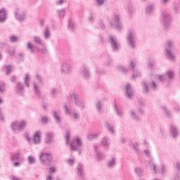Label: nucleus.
<instances>
[{
  "label": "nucleus",
  "instance_id": "nucleus-37",
  "mask_svg": "<svg viewBox=\"0 0 180 180\" xmlns=\"http://www.w3.org/2000/svg\"><path fill=\"white\" fill-rule=\"evenodd\" d=\"M175 47V43L173 41H167L165 45V50H172Z\"/></svg>",
  "mask_w": 180,
  "mask_h": 180
},
{
  "label": "nucleus",
  "instance_id": "nucleus-45",
  "mask_svg": "<svg viewBox=\"0 0 180 180\" xmlns=\"http://www.w3.org/2000/svg\"><path fill=\"white\" fill-rule=\"evenodd\" d=\"M27 161L30 165H33L34 164H36V158L32 155H30L27 158Z\"/></svg>",
  "mask_w": 180,
  "mask_h": 180
},
{
  "label": "nucleus",
  "instance_id": "nucleus-10",
  "mask_svg": "<svg viewBox=\"0 0 180 180\" xmlns=\"http://www.w3.org/2000/svg\"><path fill=\"white\" fill-rule=\"evenodd\" d=\"M108 41L111 46L112 51H119L120 50V44L117 41V37L115 35H109Z\"/></svg>",
  "mask_w": 180,
  "mask_h": 180
},
{
  "label": "nucleus",
  "instance_id": "nucleus-4",
  "mask_svg": "<svg viewBox=\"0 0 180 180\" xmlns=\"http://www.w3.org/2000/svg\"><path fill=\"white\" fill-rule=\"evenodd\" d=\"M175 77V71L174 70H168L164 75H156L155 79H159L161 82H169L172 81Z\"/></svg>",
  "mask_w": 180,
  "mask_h": 180
},
{
  "label": "nucleus",
  "instance_id": "nucleus-57",
  "mask_svg": "<svg viewBox=\"0 0 180 180\" xmlns=\"http://www.w3.org/2000/svg\"><path fill=\"white\" fill-rule=\"evenodd\" d=\"M89 22H90V23H94V22H95V16L92 13L89 15Z\"/></svg>",
  "mask_w": 180,
  "mask_h": 180
},
{
  "label": "nucleus",
  "instance_id": "nucleus-53",
  "mask_svg": "<svg viewBox=\"0 0 180 180\" xmlns=\"http://www.w3.org/2000/svg\"><path fill=\"white\" fill-rule=\"evenodd\" d=\"M6 84L5 82H0V92H5L6 89H5ZM2 102V98H0V103Z\"/></svg>",
  "mask_w": 180,
  "mask_h": 180
},
{
  "label": "nucleus",
  "instance_id": "nucleus-50",
  "mask_svg": "<svg viewBox=\"0 0 180 180\" xmlns=\"http://www.w3.org/2000/svg\"><path fill=\"white\" fill-rule=\"evenodd\" d=\"M34 43H37V44H40L41 46H43V40H41V38L37 36L33 37Z\"/></svg>",
  "mask_w": 180,
  "mask_h": 180
},
{
  "label": "nucleus",
  "instance_id": "nucleus-48",
  "mask_svg": "<svg viewBox=\"0 0 180 180\" xmlns=\"http://www.w3.org/2000/svg\"><path fill=\"white\" fill-rule=\"evenodd\" d=\"M135 174L137 175V176H139V178H141L143 175H144V172L140 169V167H136L134 169Z\"/></svg>",
  "mask_w": 180,
  "mask_h": 180
},
{
  "label": "nucleus",
  "instance_id": "nucleus-25",
  "mask_svg": "<svg viewBox=\"0 0 180 180\" xmlns=\"http://www.w3.org/2000/svg\"><path fill=\"white\" fill-rule=\"evenodd\" d=\"M155 11V7L154 6V5L151 4H147L145 8V13L146 15H147V16H150V15H153Z\"/></svg>",
  "mask_w": 180,
  "mask_h": 180
},
{
  "label": "nucleus",
  "instance_id": "nucleus-9",
  "mask_svg": "<svg viewBox=\"0 0 180 180\" xmlns=\"http://www.w3.org/2000/svg\"><path fill=\"white\" fill-rule=\"evenodd\" d=\"M72 72V65L68 61H63L60 65V74L70 75Z\"/></svg>",
  "mask_w": 180,
  "mask_h": 180
},
{
  "label": "nucleus",
  "instance_id": "nucleus-26",
  "mask_svg": "<svg viewBox=\"0 0 180 180\" xmlns=\"http://www.w3.org/2000/svg\"><path fill=\"white\" fill-rule=\"evenodd\" d=\"M8 19V14L6 13V9L2 8L0 9V23H5Z\"/></svg>",
  "mask_w": 180,
  "mask_h": 180
},
{
  "label": "nucleus",
  "instance_id": "nucleus-61",
  "mask_svg": "<svg viewBox=\"0 0 180 180\" xmlns=\"http://www.w3.org/2000/svg\"><path fill=\"white\" fill-rule=\"evenodd\" d=\"M143 153H144V154H145V155H146V157H150V155H151V152H150V150H148V149L144 150H143Z\"/></svg>",
  "mask_w": 180,
  "mask_h": 180
},
{
  "label": "nucleus",
  "instance_id": "nucleus-56",
  "mask_svg": "<svg viewBox=\"0 0 180 180\" xmlns=\"http://www.w3.org/2000/svg\"><path fill=\"white\" fill-rule=\"evenodd\" d=\"M153 67H154V60L149 58L148 60V68H153Z\"/></svg>",
  "mask_w": 180,
  "mask_h": 180
},
{
  "label": "nucleus",
  "instance_id": "nucleus-52",
  "mask_svg": "<svg viewBox=\"0 0 180 180\" xmlns=\"http://www.w3.org/2000/svg\"><path fill=\"white\" fill-rule=\"evenodd\" d=\"M96 73L98 75H103L105 74H106V71L99 67H97L96 68Z\"/></svg>",
  "mask_w": 180,
  "mask_h": 180
},
{
  "label": "nucleus",
  "instance_id": "nucleus-44",
  "mask_svg": "<svg viewBox=\"0 0 180 180\" xmlns=\"http://www.w3.org/2000/svg\"><path fill=\"white\" fill-rule=\"evenodd\" d=\"M29 81H30V75L28 73H27L25 74L24 77V84L27 86V88H30V84Z\"/></svg>",
  "mask_w": 180,
  "mask_h": 180
},
{
  "label": "nucleus",
  "instance_id": "nucleus-51",
  "mask_svg": "<svg viewBox=\"0 0 180 180\" xmlns=\"http://www.w3.org/2000/svg\"><path fill=\"white\" fill-rule=\"evenodd\" d=\"M68 28L70 30H72V32L75 30V24H74V21H72L71 19L69 20Z\"/></svg>",
  "mask_w": 180,
  "mask_h": 180
},
{
  "label": "nucleus",
  "instance_id": "nucleus-12",
  "mask_svg": "<svg viewBox=\"0 0 180 180\" xmlns=\"http://www.w3.org/2000/svg\"><path fill=\"white\" fill-rule=\"evenodd\" d=\"M39 159L41 162V164H44V165H50L52 160L51 154L41 152L39 155Z\"/></svg>",
  "mask_w": 180,
  "mask_h": 180
},
{
  "label": "nucleus",
  "instance_id": "nucleus-21",
  "mask_svg": "<svg viewBox=\"0 0 180 180\" xmlns=\"http://www.w3.org/2000/svg\"><path fill=\"white\" fill-rule=\"evenodd\" d=\"M117 163V158L113 156L107 161L106 167L107 168H109V169H113V167H116Z\"/></svg>",
  "mask_w": 180,
  "mask_h": 180
},
{
  "label": "nucleus",
  "instance_id": "nucleus-62",
  "mask_svg": "<svg viewBox=\"0 0 180 180\" xmlns=\"http://www.w3.org/2000/svg\"><path fill=\"white\" fill-rule=\"evenodd\" d=\"M175 13H179L180 10H179V5L178 4H174V7Z\"/></svg>",
  "mask_w": 180,
  "mask_h": 180
},
{
  "label": "nucleus",
  "instance_id": "nucleus-23",
  "mask_svg": "<svg viewBox=\"0 0 180 180\" xmlns=\"http://www.w3.org/2000/svg\"><path fill=\"white\" fill-rule=\"evenodd\" d=\"M104 124L105 126L107 131L110 134H112V136H115V134H116V130H115V126L112 125L109 122V121H105L104 122Z\"/></svg>",
  "mask_w": 180,
  "mask_h": 180
},
{
  "label": "nucleus",
  "instance_id": "nucleus-63",
  "mask_svg": "<svg viewBox=\"0 0 180 180\" xmlns=\"http://www.w3.org/2000/svg\"><path fill=\"white\" fill-rule=\"evenodd\" d=\"M98 26L101 29H105V23L102 20L98 21Z\"/></svg>",
  "mask_w": 180,
  "mask_h": 180
},
{
  "label": "nucleus",
  "instance_id": "nucleus-29",
  "mask_svg": "<svg viewBox=\"0 0 180 180\" xmlns=\"http://www.w3.org/2000/svg\"><path fill=\"white\" fill-rule=\"evenodd\" d=\"M95 106L99 115H101V113H103V104L102 103V102H101V101H96Z\"/></svg>",
  "mask_w": 180,
  "mask_h": 180
},
{
  "label": "nucleus",
  "instance_id": "nucleus-16",
  "mask_svg": "<svg viewBox=\"0 0 180 180\" xmlns=\"http://www.w3.org/2000/svg\"><path fill=\"white\" fill-rule=\"evenodd\" d=\"M139 110L137 108H132L129 110V115L130 117L132 119V120H134V122H141V118L139 117V115L137 114Z\"/></svg>",
  "mask_w": 180,
  "mask_h": 180
},
{
  "label": "nucleus",
  "instance_id": "nucleus-59",
  "mask_svg": "<svg viewBox=\"0 0 180 180\" xmlns=\"http://www.w3.org/2000/svg\"><path fill=\"white\" fill-rule=\"evenodd\" d=\"M41 121V123H43L44 124H46V123H47V122H49V117L42 116Z\"/></svg>",
  "mask_w": 180,
  "mask_h": 180
},
{
  "label": "nucleus",
  "instance_id": "nucleus-7",
  "mask_svg": "<svg viewBox=\"0 0 180 180\" xmlns=\"http://www.w3.org/2000/svg\"><path fill=\"white\" fill-rule=\"evenodd\" d=\"M110 23L112 26H114L117 30H122L123 25L120 23V14L114 13L110 20Z\"/></svg>",
  "mask_w": 180,
  "mask_h": 180
},
{
  "label": "nucleus",
  "instance_id": "nucleus-35",
  "mask_svg": "<svg viewBox=\"0 0 180 180\" xmlns=\"http://www.w3.org/2000/svg\"><path fill=\"white\" fill-rule=\"evenodd\" d=\"M125 8L127 10V12L129 13V15H133V13L136 12L134 5H133L131 3H128Z\"/></svg>",
  "mask_w": 180,
  "mask_h": 180
},
{
  "label": "nucleus",
  "instance_id": "nucleus-5",
  "mask_svg": "<svg viewBox=\"0 0 180 180\" xmlns=\"http://www.w3.org/2000/svg\"><path fill=\"white\" fill-rule=\"evenodd\" d=\"M82 147H84L82 139L78 137H74L70 143L71 151H78L79 154L81 155Z\"/></svg>",
  "mask_w": 180,
  "mask_h": 180
},
{
  "label": "nucleus",
  "instance_id": "nucleus-49",
  "mask_svg": "<svg viewBox=\"0 0 180 180\" xmlns=\"http://www.w3.org/2000/svg\"><path fill=\"white\" fill-rule=\"evenodd\" d=\"M98 136H99L98 133L87 134V139L95 140V139H98Z\"/></svg>",
  "mask_w": 180,
  "mask_h": 180
},
{
  "label": "nucleus",
  "instance_id": "nucleus-47",
  "mask_svg": "<svg viewBox=\"0 0 180 180\" xmlns=\"http://www.w3.org/2000/svg\"><path fill=\"white\" fill-rule=\"evenodd\" d=\"M8 39H9L10 43H17V41L20 40L19 37H16L15 35L10 36L8 37Z\"/></svg>",
  "mask_w": 180,
  "mask_h": 180
},
{
  "label": "nucleus",
  "instance_id": "nucleus-20",
  "mask_svg": "<svg viewBox=\"0 0 180 180\" xmlns=\"http://www.w3.org/2000/svg\"><path fill=\"white\" fill-rule=\"evenodd\" d=\"M124 89L127 98H129V99H131V98H133V95H134V91H133L131 85H130V84H126Z\"/></svg>",
  "mask_w": 180,
  "mask_h": 180
},
{
  "label": "nucleus",
  "instance_id": "nucleus-30",
  "mask_svg": "<svg viewBox=\"0 0 180 180\" xmlns=\"http://www.w3.org/2000/svg\"><path fill=\"white\" fill-rule=\"evenodd\" d=\"M23 157L20 153H17L11 156V161H18L20 162H23Z\"/></svg>",
  "mask_w": 180,
  "mask_h": 180
},
{
  "label": "nucleus",
  "instance_id": "nucleus-58",
  "mask_svg": "<svg viewBox=\"0 0 180 180\" xmlns=\"http://www.w3.org/2000/svg\"><path fill=\"white\" fill-rule=\"evenodd\" d=\"M159 172L160 174H162V175H164V174H166L167 169L165 168V167L164 165L161 166L160 169L159 170Z\"/></svg>",
  "mask_w": 180,
  "mask_h": 180
},
{
  "label": "nucleus",
  "instance_id": "nucleus-64",
  "mask_svg": "<svg viewBox=\"0 0 180 180\" xmlns=\"http://www.w3.org/2000/svg\"><path fill=\"white\" fill-rule=\"evenodd\" d=\"M66 162H68V165H74V159H68L66 160Z\"/></svg>",
  "mask_w": 180,
  "mask_h": 180
},
{
  "label": "nucleus",
  "instance_id": "nucleus-46",
  "mask_svg": "<svg viewBox=\"0 0 180 180\" xmlns=\"http://www.w3.org/2000/svg\"><path fill=\"white\" fill-rule=\"evenodd\" d=\"M162 110L164 112L167 117H171V112H169V110H168L165 105L162 106Z\"/></svg>",
  "mask_w": 180,
  "mask_h": 180
},
{
  "label": "nucleus",
  "instance_id": "nucleus-27",
  "mask_svg": "<svg viewBox=\"0 0 180 180\" xmlns=\"http://www.w3.org/2000/svg\"><path fill=\"white\" fill-rule=\"evenodd\" d=\"M165 56L166 58L172 63H175V60H176V58L175 57V55H174V53H172V50L171 49H167L165 51Z\"/></svg>",
  "mask_w": 180,
  "mask_h": 180
},
{
  "label": "nucleus",
  "instance_id": "nucleus-8",
  "mask_svg": "<svg viewBox=\"0 0 180 180\" xmlns=\"http://www.w3.org/2000/svg\"><path fill=\"white\" fill-rule=\"evenodd\" d=\"M26 124H27V123L26 122V121L24 120L20 122L15 121L11 123V127L13 131H14L15 133H19V131L25 130V129L26 128Z\"/></svg>",
  "mask_w": 180,
  "mask_h": 180
},
{
  "label": "nucleus",
  "instance_id": "nucleus-2",
  "mask_svg": "<svg viewBox=\"0 0 180 180\" xmlns=\"http://www.w3.org/2000/svg\"><path fill=\"white\" fill-rule=\"evenodd\" d=\"M33 92L34 95L37 98H39L41 101H44V96L41 93V86L44 85V81H43V77L39 74L35 75V80L33 82Z\"/></svg>",
  "mask_w": 180,
  "mask_h": 180
},
{
  "label": "nucleus",
  "instance_id": "nucleus-3",
  "mask_svg": "<svg viewBox=\"0 0 180 180\" xmlns=\"http://www.w3.org/2000/svg\"><path fill=\"white\" fill-rule=\"evenodd\" d=\"M68 99H71L72 103L75 104V106H77L79 109H85V102L79 100L78 93L75 91H70Z\"/></svg>",
  "mask_w": 180,
  "mask_h": 180
},
{
  "label": "nucleus",
  "instance_id": "nucleus-6",
  "mask_svg": "<svg viewBox=\"0 0 180 180\" xmlns=\"http://www.w3.org/2000/svg\"><path fill=\"white\" fill-rule=\"evenodd\" d=\"M172 17L167 11H163L162 13L161 24L163 26L165 30H168L171 26V19Z\"/></svg>",
  "mask_w": 180,
  "mask_h": 180
},
{
  "label": "nucleus",
  "instance_id": "nucleus-11",
  "mask_svg": "<svg viewBox=\"0 0 180 180\" xmlns=\"http://www.w3.org/2000/svg\"><path fill=\"white\" fill-rule=\"evenodd\" d=\"M127 40L128 46L129 47H130V49H136V32L129 31L128 35L127 37Z\"/></svg>",
  "mask_w": 180,
  "mask_h": 180
},
{
  "label": "nucleus",
  "instance_id": "nucleus-43",
  "mask_svg": "<svg viewBox=\"0 0 180 180\" xmlns=\"http://www.w3.org/2000/svg\"><path fill=\"white\" fill-rule=\"evenodd\" d=\"M77 175L80 178H82L84 176V167H82V165L79 164L77 167Z\"/></svg>",
  "mask_w": 180,
  "mask_h": 180
},
{
  "label": "nucleus",
  "instance_id": "nucleus-22",
  "mask_svg": "<svg viewBox=\"0 0 180 180\" xmlns=\"http://www.w3.org/2000/svg\"><path fill=\"white\" fill-rule=\"evenodd\" d=\"M15 92L17 95L20 96H23L25 95V88L23 87V84L20 82H18L15 86Z\"/></svg>",
  "mask_w": 180,
  "mask_h": 180
},
{
  "label": "nucleus",
  "instance_id": "nucleus-60",
  "mask_svg": "<svg viewBox=\"0 0 180 180\" xmlns=\"http://www.w3.org/2000/svg\"><path fill=\"white\" fill-rule=\"evenodd\" d=\"M8 47H9V44H8V43L0 44V49H8Z\"/></svg>",
  "mask_w": 180,
  "mask_h": 180
},
{
  "label": "nucleus",
  "instance_id": "nucleus-13",
  "mask_svg": "<svg viewBox=\"0 0 180 180\" xmlns=\"http://www.w3.org/2000/svg\"><path fill=\"white\" fill-rule=\"evenodd\" d=\"M15 18L18 22H23L26 19V11L20 8H16L14 11Z\"/></svg>",
  "mask_w": 180,
  "mask_h": 180
},
{
  "label": "nucleus",
  "instance_id": "nucleus-14",
  "mask_svg": "<svg viewBox=\"0 0 180 180\" xmlns=\"http://www.w3.org/2000/svg\"><path fill=\"white\" fill-rule=\"evenodd\" d=\"M64 110H65V115H69V116H70L72 119L75 120V122H77V120H78L81 117V116L79 115V112H77L76 111L71 112L67 104H65L64 105Z\"/></svg>",
  "mask_w": 180,
  "mask_h": 180
},
{
  "label": "nucleus",
  "instance_id": "nucleus-15",
  "mask_svg": "<svg viewBox=\"0 0 180 180\" xmlns=\"http://www.w3.org/2000/svg\"><path fill=\"white\" fill-rule=\"evenodd\" d=\"M80 75L84 78V79H89L91 78V72L86 65H82L80 68Z\"/></svg>",
  "mask_w": 180,
  "mask_h": 180
},
{
  "label": "nucleus",
  "instance_id": "nucleus-40",
  "mask_svg": "<svg viewBox=\"0 0 180 180\" xmlns=\"http://www.w3.org/2000/svg\"><path fill=\"white\" fill-rule=\"evenodd\" d=\"M53 119H55L56 123H61V118L60 117V112L53 111Z\"/></svg>",
  "mask_w": 180,
  "mask_h": 180
},
{
  "label": "nucleus",
  "instance_id": "nucleus-42",
  "mask_svg": "<svg viewBox=\"0 0 180 180\" xmlns=\"http://www.w3.org/2000/svg\"><path fill=\"white\" fill-rule=\"evenodd\" d=\"M149 166L150 168V171H153L154 174H157V165H155V163L154 162V161H153V160H151L149 162Z\"/></svg>",
  "mask_w": 180,
  "mask_h": 180
},
{
  "label": "nucleus",
  "instance_id": "nucleus-33",
  "mask_svg": "<svg viewBox=\"0 0 180 180\" xmlns=\"http://www.w3.org/2000/svg\"><path fill=\"white\" fill-rule=\"evenodd\" d=\"M43 36L45 40H49L51 37V32L49 27H46L43 30Z\"/></svg>",
  "mask_w": 180,
  "mask_h": 180
},
{
  "label": "nucleus",
  "instance_id": "nucleus-55",
  "mask_svg": "<svg viewBox=\"0 0 180 180\" xmlns=\"http://www.w3.org/2000/svg\"><path fill=\"white\" fill-rule=\"evenodd\" d=\"M24 137L27 140V143H29V144H32V141L30 139L29 132H25Z\"/></svg>",
  "mask_w": 180,
  "mask_h": 180
},
{
  "label": "nucleus",
  "instance_id": "nucleus-36",
  "mask_svg": "<svg viewBox=\"0 0 180 180\" xmlns=\"http://www.w3.org/2000/svg\"><path fill=\"white\" fill-rule=\"evenodd\" d=\"M13 70V67L12 66V65H4L2 68V71H4L6 74V75H9V74H11Z\"/></svg>",
  "mask_w": 180,
  "mask_h": 180
},
{
  "label": "nucleus",
  "instance_id": "nucleus-17",
  "mask_svg": "<svg viewBox=\"0 0 180 180\" xmlns=\"http://www.w3.org/2000/svg\"><path fill=\"white\" fill-rule=\"evenodd\" d=\"M94 150L96 151V158L97 160V161H103V160H105V158H106V155L103 153H102V152L98 150V149L99 148V146L98 145H94Z\"/></svg>",
  "mask_w": 180,
  "mask_h": 180
},
{
  "label": "nucleus",
  "instance_id": "nucleus-32",
  "mask_svg": "<svg viewBox=\"0 0 180 180\" xmlns=\"http://www.w3.org/2000/svg\"><path fill=\"white\" fill-rule=\"evenodd\" d=\"M40 141H41V139H40V131H37L33 136L32 143L34 144H40Z\"/></svg>",
  "mask_w": 180,
  "mask_h": 180
},
{
  "label": "nucleus",
  "instance_id": "nucleus-1",
  "mask_svg": "<svg viewBox=\"0 0 180 180\" xmlns=\"http://www.w3.org/2000/svg\"><path fill=\"white\" fill-rule=\"evenodd\" d=\"M137 64V60H132L129 62L128 68H126L123 65H118L117 67V70L120 71L121 72H124V74H127L129 71H132L133 75L131 76V79H136V78H139L141 77V72L139 70V69L136 68V65Z\"/></svg>",
  "mask_w": 180,
  "mask_h": 180
},
{
  "label": "nucleus",
  "instance_id": "nucleus-34",
  "mask_svg": "<svg viewBox=\"0 0 180 180\" xmlns=\"http://www.w3.org/2000/svg\"><path fill=\"white\" fill-rule=\"evenodd\" d=\"M157 81H160V79H156L155 75V80H152L149 82V86L151 89H153V91H157V89H158V84L157 83Z\"/></svg>",
  "mask_w": 180,
  "mask_h": 180
},
{
  "label": "nucleus",
  "instance_id": "nucleus-41",
  "mask_svg": "<svg viewBox=\"0 0 180 180\" xmlns=\"http://www.w3.org/2000/svg\"><path fill=\"white\" fill-rule=\"evenodd\" d=\"M50 95L51 98H56L58 95V89L57 88H51L50 89Z\"/></svg>",
  "mask_w": 180,
  "mask_h": 180
},
{
  "label": "nucleus",
  "instance_id": "nucleus-39",
  "mask_svg": "<svg viewBox=\"0 0 180 180\" xmlns=\"http://www.w3.org/2000/svg\"><path fill=\"white\" fill-rule=\"evenodd\" d=\"M56 15L60 19H63L65 16V8L58 9L56 11Z\"/></svg>",
  "mask_w": 180,
  "mask_h": 180
},
{
  "label": "nucleus",
  "instance_id": "nucleus-18",
  "mask_svg": "<svg viewBox=\"0 0 180 180\" xmlns=\"http://www.w3.org/2000/svg\"><path fill=\"white\" fill-rule=\"evenodd\" d=\"M100 144L103 147L105 151H108L110 147V141H109V138L108 136H104L101 139Z\"/></svg>",
  "mask_w": 180,
  "mask_h": 180
},
{
  "label": "nucleus",
  "instance_id": "nucleus-54",
  "mask_svg": "<svg viewBox=\"0 0 180 180\" xmlns=\"http://www.w3.org/2000/svg\"><path fill=\"white\" fill-rule=\"evenodd\" d=\"M70 139H71V132L70 131H67L65 136L66 144H68L70 143Z\"/></svg>",
  "mask_w": 180,
  "mask_h": 180
},
{
  "label": "nucleus",
  "instance_id": "nucleus-28",
  "mask_svg": "<svg viewBox=\"0 0 180 180\" xmlns=\"http://www.w3.org/2000/svg\"><path fill=\"white\" fill-rule=\"evenodd\" d=\"M114 110H115V115H117L118 117H120L121 119H122V117H124V112H123V110L120 107L115 105Z\"/></svg>",
  "mask_w": 180,
  "mask_h": 180
},
{
  "label": "nucleus",
  "instance_id": "nucleus-19",
  "mask_svg": "<svg viewBox=\"0 0 180 180\" xmlns=\"http://www.w3.org/2000/svg\"><path fill=\"white\" fill-rule=\"evenodd\" d=\"M170 136L171 137H173V139H176L179 134V130L178 129V127H176L174 124H170Z\"/></svg>",
  "mask_w": 180,
  "mask_h": 180
},
{
  "label": "nucleus",
  "instance_id": "nucleus-31",
  "mask_svg": "<svg viewBox=\"0 0 180 180\" xmlns=\"http://www.w3.org/2000/svg\"><path fill=\"white\" fill-rule=\"evenodd\" d=\"M46 136L45 138L46 144H51V143H53V138L54 137L53 132H47L46 134Z\"/></svg>",
  "mask_w": 180,
  "mask_h": 180
},
{
  "label": "nucleus",
  "instance_id": "nucleus-38",
  "mask_svg": "<svg viewBox=\"0 0 180 180\" xmlns=\"http://www.w3.org/2000/svg\"><path fill=\"white\" fill-rule=\"evenodd\" d=\"M142 88H143V94H147L150 92V88L148 87V84L146 82H141Z\"/></svg>",
  "mask_w": 180,
  "mask_h": 180
},
{
  "label": "nucleus",
  "instance_id": "nucleus-24",
  "mask_svg": "<svg viewBox=\"0 0 180 180\" xmlns=\"http://www.w3.org/2000/svg\"><path fill=\"white\" fill-rule=\"evenodd\" d=\"M27 49L28 51H30V53H31L32 54H36V53H39V47L33 45V44H32V42H27Z\"/></svg>",
  "mask_w": 180,
  "mask_h": 180
}]
</instances>
